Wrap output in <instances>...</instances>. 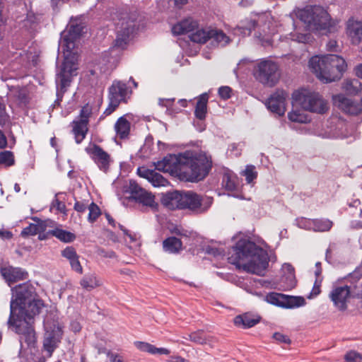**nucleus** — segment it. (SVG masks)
<instances>
[{"mask_svg": "<svg viewBox=\"0 0 362 362\" xmlns=\"http://www.w3.org/2000/svg\"><path fill=\"white\" fill-rule=\"evenodd\" d=\"M12 292L8 326L19 335L21 346L23 343L32 346L35 342L34 317L44 307L43 301L37 298L35 288L28 283L14 287Z\"/></svg>", "mask_w": 362, "mask_h": 362, "instance_id": "f257e3e1", "label": "nucleus"}, {"mask_svg": "<svg viewBox=\"0 0 362 362\" xmlns=\"http://www.w3.org/2000/svg\"><path fill=\"white\" fill-rule=\"evenodd\" d=\"M156 170L175 174L190 182L204 180L212 168L210 155L203 151H186L176 154H168L163 160L155 163Z\"/></svg>", "mask_w": 362, "mask_h": 362, "instance_id": "f03ea898", "label": "nucleus"}, {"mask_svg": "<svg viewBox=\"0 0 362 362\" xmlns=\"http://www.w3.org/2000/svg\"><path fill=\"white\" fill-rule=\"evenodd\" d=\"M233 252L228 257L231 264L257 275H263L269 262L276 259L275 256L269 257L267 251L246 239L239 240L233 247Z\"/></svg>", "mask_w": 362, "mask_h": 362, "instance_id": "7ed1b4c3", "label": "nucleus"}, {"mask_svg": "<svg viewBox=\"0 0 362 362\" xmlns=\"http://www.w3.org/2000/svg\"><path fill=\"white\" fill-rule=\"evenodd\" d=\"M362 265L358 266L352 272L344 278V284L334 286L329 294V298L334 306L339 311H344L351 298L362 299Z\"/></svg>", "mask_w": 362, "mask_h": 362, "instance_id": "20e7f679", "label": "nucleus"}, {"mask_svg": "<svg viewBox=\"0 0 362 362\" xmlns=\"http://www.w3.org/2000/svg\"><path fill=\"white\" fill-rule=\"evenodd\" d=\"M162 203L169 209H189L197 214L206 212L213 203V199L208 196L198 194L192 191H173L165 194Z\"/></svg>", "mask_w": 362, "mask_h": 362, "instance_id": "39448f33", "label": "nucleus"}, {"mask_svg": "<svg viewBox=\"0 0 362 362\" xmlns=\"http://www.w3.org/2000/svg\"><path fill=\"white\" fill-rule=\"evenodd\" d=\"M309 67L323 83H330L341 78L346 71L345 59L337 54L314 56L309 61Z\"/></svg>", "mask_w": 362, "mask_h": 362, "instance_id": "423d86ee", "label": "nucleus"}, {"mask_svg": "<svg viewBox=\"0 0 362 362\" xmlns=\"http://www.w3.org/2000/svg\"><path fill=\"white\" fill-rule=\"evenodd\" d=\"M296 17L302 21L309 30L313 32L334 33L337 30L339 21L332 19L326 9L321 6H306L298 8Z\"/></svg>", "mask_w": 362, "mask_h": 362, "instance_id": "0eeeda50", "label": "nucleus"}, {"mask_svg": "<svg viewBox=\"0 0 362 362\" xmlns=\"http://www.w3.org/2000/svg\"><path fill=\"white\" fill-rule=\"evenodd\" d=\"M238 29L244 36L250 35L254 30L255 36L264 45L272 43V36L275 32L271 15L269 13L258 15L257 18L247 21L244 25L239 26Z\"/></svg>", "mask_w": 362, "mask_h": 362, "instance_id": "6e6552de", "label": "nucleus"}, {"mask_svg": "<svg viewBox=\"0 0 362 362\" xmlns=\"http://www.w3.org/2000/svg\"><path fill=\"white\" fill-rule=\"evenodd\" d=\"M293 101L303 110L317 114H325L329 110L328 103L316 92L302 88L293 92Z\"/></svg>", "mask_w": 362, "mask_h": 362, "instance_id": "1a4fd4ad", "label": "nucleus"}, {"mask_svg": "<svg viewBox=\"0 0 362 362\" xmlns=\"http://www.w3.org/2000/svg\"><path fill=\"white\" fill-rule=\"evenodd\" d=\"M211 29H198V23L192 18H187L174 25L172 33L175 35L190 33L189 37L197 43H205L211 37Z\"/></svg>", "mask_w": 362, "mask_h": 362, "instance_id": "9d476101", "label": "nucleus"}, {"mask_svg": "<svg viewBox=\"0 0 362 362\" xmlns=\"http://www.w3.org/2000/svg\"><path fill=\"white\" fill-rule=\"evenodd\" d=\"M255 79L264 86L272 87L279 79V66L271 59H262L253 67Z\"/></svg>", "mask_w": 362, "mask_h": 362, "instance_id": "9b49d317", "label": "nucleus"}, {"mask_svg": "<svg viewBox=\"0 0 362 362\" xmlns=\"http://www.w3.org/2000/svg\"><path fill=\"white\" fill-rule=\"evenodd\" d=\"M83 26L81 24H71L67 30L61 33V39L59 44V49L64 53V60L66 58L70 61H74L77 66L76 55L72 52L76 46V41L80 37L83 30Z\"/></svg>", "mask_w": 362, "mask_h": 362, "instance_id": "f8f14e48", "label": "nucleus"}, {"mask_svg": "<svg viewBox=\"0 0 362 362\" xmlns=\"http://www.w3.org/2000/svg\"><path fill=\"white\" fill-rule=\"evenodd\" d=\"M77 69L78 67L74 61H70L66 58L63 62L59 71L56 75L57 99L53 104L54 107L59 105L66 88L70 86L72 76L76 74L75 71Z\"/></svg>", "mask_w": 362, "mask_h": 362, "instance_id": "ddd939ff", "label": "nucleus"}, {"mask_svg": "<svg viewBox=\"0 0 362 362\" xmlns=\"http://www.w3.org/2000/svg\"><path fill=\"white\" fill-rule=\"evenodd\" d=\"M45 335L43 340V348L47 353V356L50 357L54 351L59 344L63 332L58 322L53 320L49 321L48 317L45 318L44 321Z\"/></svg>", "mask_w": 362, "mask_h": 362, "instance_id": "4468645a", "label": "nucleus"}, {"mask_svg": "<svg viewBox=\"0 0 362 362\" xmlns=\"http://www.w3.org/2000/svg\"><path fill=\"white\" fill-rule=\"evenodd\" d=\"M123 192L125 194H128L127 198L152 209H157L158 204L155 202L154 195L141 187L134 180H129L125 184Z\"/></svg>", "mask_w": 362, "mask_h": 362, "instance_id": "2eb2a0df", "label": "nucleus"}, {"mask_svg": "<svg viewBox=\"0 0 362 362\" xmlns=\"http://www.w3.org/2000/svg\"><path fill=\"white\" fill-rule=\"evenodd\" d=\"M135 31L136 23L134 21L124 18L119 19L116 24L117 37L114 47L120 49H125Z\"/></svg>", "mask_w": 362, "mask_h": 362, "instance_id": "dca6fc26", "label": "nucleus"}, {"mask_svg": "<svg viewBox=\"0 0 362 362\" xmlns=\"http://www.w3.org/2000/svg\"><path fill=\"white\" fill-rule=\"evenodd\" d=\"M265 300L270 304L286 309L303 307L306 302L302 296H288L272 292L265 296Z\"/></svg>", "mask_w": 362, "mask_h": 362, "instance_id": "f3484780", "label": "nucleus"}, {"mask_svg": "<svg viewBox=\"0 0 362 362\" xmlns=\"http://www.w3.org/2000/svg\"><path fill=\"white\" fill-rule=\"evenodd\" d=\"M92 114V107L88 104L82 107L79 117L77 119L73 121V134L75 141L80 144L85 139L88 128L89 117Z\"/></svg>", "mask_w": 362, "mask_h": 362, "instance_id": "a211bd4d", "label": "nucleus"}, {"mask_svg": "<svg viewBox=\"0 0 362 362\" xmlns=\"http://www.w3.org/2000/svg\"><path fill=\"white\" fill-rule=\"evenodd\" d=\"M86 151L101 171L107 173L109 170L111 163L110 156L100 146L93 144L91 147H87Z\"/></svg>", "mask_w": 362, "mask_h": 362, "instance_id": "6ab92c4d", "label": "nucleus"}, {"mask_svg": "<svg viewBox=\"0 0 362 362\" xmlns=\"http://www.w3.org/2000/svg\"><path fill=\"white\" fill-rule=\"evenodd\" d=\"M332 101L335 106L346 114L357 115L362 111V105L360 103L342 93L333 95Z\"/></svg>", "mask_w": 362, "mask_h": 362, "instance_id": "aec40b11", "label": "nucleus"}, {"mask_svg": "<svg viewBox=\"0 0 362 362\" xmlns=\"http://www.w3.org/2000/svg\"><path fill=\"white\" fill-rule=\"evenodd\" d=\"M288 94L284 90H276L267 99V107L273 113L282 116L286 112V100Z\"/></svg>", "mask_w": 362, "mask_h": 362, "instance_id": "412c9836", "label": "nucleus"}, {"mask_svg": "<svg viewBox=\"0 0 362 362\" xmlns=\"http://www.w3.org/2000/svg\"><path fill=\"white\" fill-rule=\"evenodd\" d=\"M137 174L141 177L146 179L155 187H165L169 185L168 180L156 170L139 167L137 168Z\"/></svg>", "mask_w": 362, "mask_h": 362, "instance_id": "4be33fe9", "label": "nucleus"}, {"mask_svg": "<svg viewBox=\"0 0 362 362\" xmlns=\"http://www.w3.org/2000/svg\"><path fill=\"white\" fill-rule=\"evenodd\" d=\"M132 93V90L127 87V84L121 81H114L112 86L109 88L108 98L116 99L118 103L126 102V98Z\"/></svg>", "mask_w": 362, "mask_h": 362, "instance_id": "5701e85b", "label": "nucleus"}, {"mask_svg": "<svg viewBox=\"0 0 362 362\" xmlns=\"http://www.w3.org/2000/svg\"><path fill=\"white\" fill-rule=\"evenodd\" d=\"M0 272L9 286L18 281L26 279L28 276V273L19 267L1 268Z\"/></svg>", "mask_w": 362, "mask_h": 362, "instance_id": "b1692460", "label": "nucleus"}, {"mask_svg": "<svg viewBox=\"0 0 362 362\" xmlns=\"http://www.w3.org/2000/svg\"><path fill=\"white\" fill-rule=\"evenodd\" d=\"M346 33L353 44H359L362 40V22L349 19L346 25Z\"/></svg>", "mask_w": 362, "mask_h": 362, "instance_id": "393cba45", "label": "nucleus"}, {"mask_svg": "<svg viewBox=\"0 0 362 362\" xmlns=\"http://www.w3.org/2000/svg\"><path fill=\"white\" fill-rule=\"evenodd\" d=\"M260 320L259 316H255L250 313L239 315L234 318V323L236 326L247 329L256 325Z\"/></svg>", "mask_w": 362, "mask_h": 362, "instance_id": "a878e982", "label": "nucleus"}, {"mask_svg": "<svg viewBox=\"0 0 362 362\" xmlns=\"http://www.w3.org/2000/svg\"><path fill=\"white\" fill-rule=\"evenodd\" d=\"M131 124L127 119L125 115L118 118L115 124L114 129L117 136L120 139H127L130 132Z\"/></svg>", "mask_w": 362, "mask_h": 362, "instance_id": "bb28decb", "label": "nucleus"}, {"mask_svg": "<svg viewBox=\"0 0 362 362\" xmlns=\"http://www.w3.org/2000/svg\"><path fill=\"white\" fill-rule=\"evenodd\" d=\"M221 185L228 191H237L238 189L237 177L232 171L225 170L222 175Z\"/></svg>", "mask_w": 362, "mask_h": 362, "instance_id": "cd10ccee", "label": "nucleus"}, {"mask_svg": "<svg viewBox=\"0 0 362 362\" xmlns=\"http://www.w3.org/2000/svg\"><path fill=\"white\" fill-rule=\"evenodd\" d=\"M32 219L35 223H30L28 226L24 228L21 233V235L23 238L35 235L38 233H42L45 230V225L37 217H33Z\"/></svg>", "mask_w": 362, "mask_h": 362, "instance_id": "c85d7f7f", "label": "nucleus"}, {"mask_svg": "<svg viewBox=\"0 0 362 362\" xmlns=\"http://www.w3.org/2000/svg\"><path fill=\"white\" fill-rule=\"evenodd\" d=\"M342 90L348 95H355L362 90V83L357 78H346L341 83Z\"/></svg>", "mask_w": 362, "mask_h": 362, "instance_id": "c756f323", "label": "nucleus"}, {"mask_svg": "<svg viewBox=\"0 0 362 362\" xmlns=\"http://www.w3.org/2000/svg\"><path fill=\"white\" fill-rule=\"evenodd\" d=\"M282 272L284 275L281 277V281L285 282L286 286L288 288H292L296 286V276L294 274V268L288 263H285L282 266Z\"/></svg>", "mask_w": 362, "mask_h": 362, "instance_id": "7c9ffc66", "label": "nucleus"}, {"mask_svg": "<svg viewBox=\"0 0 362 362\" xmlns=\"http://www.w3.org/2000/svg\"><path fill=\"white\" fill-rule=\"evenodd\" d=\"M208 99V94L203 93L199 97L197 100L194 110V115L200 120H204L206 117Z\"/></svg>", "mask_w": 362, "mask_h": 362, "instance_id": "2f4dec72", "label": "nucleus"}, {"mask_svg": "<svg viewBox=\"0 0 362 362\" xmlns=\"http://www.w3.org/2000/svg\"><path fill=\"white\" fill-rule=\"evenodd\" d=\"M136 345L139 350L153 355H168L170 353V350L168 349L157 348L155 346L146 342L137 341Z\"/></svg>", "mask_w": 362, "mask_h": 362, "instance_id": "473e14b6", "label": "nucleus"}, {"mask_svg": "<svg viewBox=\"0 0 362 362\" xmlns=\"http://www.w3.org/2000/svg\"><path fill=\"white\" fill-rule=\"evenodd\" d=\"M47 233L66 243H71L76 239V235L74 233L59 228L49 230Z\"/></svg>", "mask_w": 362, "mask_h": 362, "instance_id": "72a5a7b5", "label": "nucleus"}, {"mask_svg": "<svg viewBox=\"0 0 362 362\" xmlns=\"http://www.w3.org/2000/svg\"><path fill=\"white\" fill-rule=\"evenodd\" d=\"M182 241L175 237H169L163 240V247L165 252L177 253L182 249Z\"/></svg>", "mask_w": 362, "mask_h": 362, "instance_id": "f704fd0d", "label": "nucleus"}, {"mask_svg": "<svg viewBox=\"0 0 362 362\" xmlns=\"http://www.w3.org/2000/svg\"><path fill=\"white\" fill-rule=\"evenodd\" d=\"M333 226V222L327 218L313 219V229L315 232L329 231Z\"/></svg>", "mask_w": 362, "mask_h": 362, "instance_id": "c9c22d12", "label": "nucleus"}, {"mask_svg": "<svg viewBox=\"0 0 362 362\" xmlns=\"http://www.w3.org/2000/svg\"><path fill=\"white\" fill-rule=\"evenodd\" d=\"M80 285L86 291H91L99 286V281L94 274H86L80 281Z\"/></svg>", "mask_w": 362, "mask_h": 362, "instance_id": "e433bc0d", "label": "nucleus"}, {"mask_svg": "<svg viewBox=\"0 0 362 362\" xmlns=\"http://www.w3.org/2000/svg\"><path fill=\"white\" fill-rule=\"evenodd\" d=\"M212 40V43L216 42L217 45L225 46L229 42V37L221 30H211L210 39Z\"/></svg>", "mask_w": 362, "mask_h": 362, "instance_id": "4c0bfd02", "label": "nucleus"}, {"mask_svg": "<svg viewBox=\"0 0 362 362\" xmlns=\"http://www.w3.org/2000/svg\"><path fill=\"white\" fill-rule=\"evenodd\" d=\"M288 119L292 122L305 124L310 121V117L300 110H294L288 114Z\"/></svg>", "mask_w": 362, "mask_h": 362, "instance_id": "58836bf2", "label": "nucleus"}, {"mask_svg": "<svg viewBox=\"0 0 362 362\" xmlns=\"http://www.w3.org/2000/svg\"><path fill=\"white\" fill-rule=\"evenodd\" d=\"M10 97L16 98L19 103H24L27 100V91L25 88L20 86H12L9 89Z\"/></svg>", "mask_w": 362, "mask_h": 362, "instance_id": "ea45409f", "label": "nucleus"}, {"mask_svg": "<svg viewBox=\"0 0 362 362\" xmlns=\"http://www.w3.org/2000/svg\"><path fill=\"white\" fill-rule=\"evenodd\" d=\"M344 126V124L340 122L334 130L326 132L322 136L326 139H345L347 136L343 132Z\"/></svg>", "mask_w": 362, "mask_h": 362, "instance_id": "a19ab883", "label": "nucleus"}, {"mask_svg": "<svg viewBox=\"0 0 362 362\" xmlns=\"http://www.w3.org/2000/svg\"><path fill=\"white\" fill-rule=\"evenodd\" d=\"M14 156L11 151H4L0 153V163L6 167L14 165Z\"/></svg>", "mask_w": 362, "mask_h": 362, "instance_id": "79ce46f5", "label": "nucleus"}, {"mask_svg": "<svg viewBox=\"0 0 362 362\" xmlns=\"http://www.w3.org/2000/svg\"><path fill=\"white\" fill-rule=\"evenodd\" d=\"M88 219L90 223H93L96 221L98 216L100 215V208L95 204L91 203L88 207Z\"/></svg>", "mask_w": 362, "mask_h": 362, "instance_id": "37998d69", "label": "nucleus"}, {"mask_svg": "<svg viewBox=\"0 0 362 362\" xmlns=\"http://www.w3.org/2000/svg\"><path fill=\"white\" fill-rule=\"evenodd\" d=\"M243 174L245 177L246 181L248 184L252 182L257 176V173L253 165H247Z\"/></svg>", "mask_w": 362, "mask_h": 362, "instance_id": "c03bdc74", "label": "nucleus"}, {"mask_svg": "<svg viewBox=\"0 0 362 362\" xmlns=\"http://www.w3.org/2000/svg\"><path fill=\"white\" fill-rule=\"evenodd\" d=\"M189 339L197 344H204L206 341V334L203 331H197L188 334Z\"/></svg>", "mask_w": 362, "mask_h": 362, "instance_id": "a18cd8bd", "label": "nucleus"}, {"mask_svg": "<svg viewBox=\"0 0 362 362\" xmlns=\"http://www.w3.org/2000/svg\"><path fill=\"white\" fill-rule=\"evenodd\" d=\"M296 225L298 228L312 230L313 229V219L306 218H298L296 219Z\"/></svg>", "mask_w": 362, "mask_h": 362, "instance_id": "49530a36", "label": "nucleus"}, {"mask_svg": "<svg viewBox=\"0 0 362 362\" xmlns=\"http://www.w3.org/2000/svg\"><path fill=\"white\" fill-rule=\"evenodd\" d=\"M290 35L292 40L301 43H306L310 39V35L308 33H299L297 32H293L291 33Z\"/></svg>", "mask_w": 362, "mask_h": 362, "instance_id": "de8ad7c7", "label": "nucleus"}, {"mask_svg": "<svg viewBox=\"0 0 362 362\" xmlns=\"http://www.w3.org/2000/svg\"><path fill=\"white\" fill-rule=\"evenodd\" d=\"M9 120V115L6 111V105L0 100V126H4Z\"/></svg>", "mask_w": 362, "mask_h": 362, "instance_id": "09e8293b", "label": "nucleus"}, {"mask_svg": "<svg viewBox=\"0 0 362 362\" xmlns=\"http://www.w3.org/2000/svg\"><path fill=\"white\" fill-rule=\"evenodd\" d=\"M344 359L346 362H360L362 360V356L355 351H350L346 354Z\"/></svg>", "mask_w": 362, "mask_h": 362, "instance_id": "8fccbe9b", "label": "nucleus"}, {"mask_svg": "<svg viewBox=\"0 0 362 362\" xmlns=\"http://www.w3.org/2000/svg\"><path fill=\"white\" fill-rule=\"evenodd\" d=\"M79 257L78 255H76L75 257H73L70 259H69V264L71 265V269L75 271L78 274L83 273V268L81 265V263L79 262Z\"/></svg>", "mask_w": 362, "mask_h": 362, "instance_id": "3c124183", "label": "nucleus"}, {"mask_svg": "<svg viewBox=\"0 0 362 362\" xmlns=\"http://www.w3.org/2000/svg\"><path fill=\"white\" fill-rule=\"evenodd\" d=\"M109 105L107 107L104 111V115H111L119 105L120 103H118V100L116 99H112L109 98Z\"/></svg>", "mask_w": 362, "mask_h": 362, "instance_id": "603ef678", "label": "nucleus"}, {"mask_svg": "<svg viewBox=\"0 0 362 362\" xmlns=\"http://www.w3.org/2000/svg\"><path fill=\"white\" fill-rule=\"evenodd\" d=\"M76 255H77V252L75 248L72 246H67L62 251V256L68 260L75 257Z\"/></svg>", "mask_w": 362, "mask_h": 362, "instance_id": "864d4df0", "label": "nucleus"}, {"mask_svg": "<svg viewBox=\"0 0 362 362\" xmlns=\"http://www.w3.org/2000/svg\"><path fill=\"white\" fill-rule=\"evenodd\" d=\"M231 90L229 86H221L218 88V95L221 98L226 100L230 98Z\"/></svg>", "mask_w": 362, "mask_h": 362, "instance_id": "5fc2aeb1", "label": "nucleus"}, {"mask_svg": "<svg viewBox=\"0 0 362 362\" xmlns=\"http://www.w3.org/2000/svg\"><path fill=\"white\" fill-rule=\"evenodd\" d=\"M175 233L177 235H179L182 236V238H184L186 240H189L190 237H194V234L193 233L190 232L188 234L187 231L180 230L178 228L175 229ZM186 243H187L192 246L194 245L193 243H189V241H187Z\"/></svg>", "mask_w": 362, "mask_h": 362, "instance_id": "6e6d98bb", "label": "nucleus"}, {"mask_svg": "<svg viewBox=\"0 0 362 362\" xmlns=\"http://www.w3.org/2000/svg\"><path fill=\"white\" fill-rule=\"evenodd\" d=\"M322 279H315L313 288L310 294L308 296V298H311V296H317L320 293V286H321Z\"/></svg>", "mask_w": 362, "mask_h": 362, "instance_id": "4d7b16f0", "label": "nucleus"}, {"mask_svg": "<svg viewBox=\"0 0 362 362\" xmlns=\"http://www.w3.org/2000/svg\"><path fill=\"white\" fill-rule=\"evenodd\" d=\"M206 252L209 255H213L214 257H217L224 255L223 251L221 250L218 248L213 247L211 246H208L206 248Z\"/></svg>", "mask_w": 362, "mask_h": 362, "instance_id": "13d9d810", "label": "nucleus"}, {"mask_svg": "<svg viewBox=\"0 0 362 362\" xmlns=\"http://www.w3.org/2000/svg\"><path fill=\"white\" fill-rule=\"evenodd\" d=\"M273 338L279 342L285 344H289L291 342L290 339L286 336L280 332H275L273 335Z\"/></svg>", "mask_w": 362, "mask_h": 362, "instance_id": "bf43d9fd", "label": "nucleus"}, {"mask_svg": "<svg viewBox=\"0 0 362 362\" xmlns=\"http://www.w3.org/2000/svg\"><path fill=\"white\" fill-rule=\"evenodd\" d=\"M88 207L87 204L79 201H76L74 206V209L79 213L86 211Z\"/></svg>", "mask_w": 362, "mask_h": 362, "instance_id": "052dcab7", "label": "nucleus"}, {"mask_svg": "<svg viewBox=\"0 0 362 362\" xmlns=\"http://www.w3.org/2000/svg\"><path fill=\"white\" fill-rule=\"evenodd\" d=\"M57 194H57L55 195V197L52 202V206L56 207L57 209V210L62 211L65 208V205L62 202L59 201L57 199Z\"/></svg>", "mask_w": 362, "mask_h": 362, "instance_id": "680f3d73", "label": "nucleus"}, {"mask_svg": "<svg viewBox=\"0 0 362 362\" xmlns=\"http://www.w3.org/2000/svg\"><path fill=\"white\" fill-rule=\"evenodd\" d=\"M7 145V140H6V138L5 136V135L4 134V133L2 132V131L0 130V148H4Z\"/></svg>", "mask_w": 362, "mask_h": 362, "instance_id": "e2e57ef3", "label": "nucleus"}, {"mask_svg": "<svg viewBox=\"0 0 362 362\" xmlns=\"http://www.w3.org/2000/svg\"><path fill=\"white\" fill-rule=\"evenodd\" d=\"M12 236H13V235H12L11 232L8 231V230H0V237L2 239H10L12 238Z\"/></svg>", "mask_w": 362, "mask_h": 362, "instance_id": "0e129e2a", "label": "nucleus"}, {"mask_svg": "<svg viewBox=\"0 0 362 362\" xmlns=\"http://www.w3.org/2000/svg\"><path fill=\"white\" fill-rule=\"evenodd\" d=\"M100 254L103 257H108V258H115L116 257L115 252L112 251V250L106 252V251L103 250H101Z\"/></svg>", "mask_w": 362, "mask_h": 362, "instance_id": "69168bd1", "label": "nucleus"}, {"mask_svg": "<svg viewBox=\"0 0 362 362\" xmlns=\"http://www.w3.org/2000/svg\"><path fill=\"white\" fill-rule=\"evenodd\" d=\"M354 72L356 76L362 79V64L355 66Z\"/></svg>", "mask_w": 362, "mask_h": 362, "instance_id": "338daca9", "label": "nucleus"}, {"mask_svg": "<svg viewBox=\"0 0 362 362\" xmlns=\"http://www.w3.org/2000/svg\"><path fill=\"white\" fill-rule=\"evenodd\" d=\"M168 362H188V361L185 360V358L180 356H171L168 360Z\"/></svg>", "mask_w": 362, "mask_h": 362, "instance_id": "774afa93", "label": "nucleus"}]
</instances>
